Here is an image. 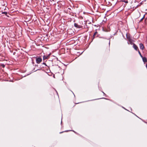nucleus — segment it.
<instances>
[{"instance_id":"nucleus-3","label":"nucleus","mask_w":147,"mask_h":147,"mask_svg":"<svg viewBox=\"0 0 147 147\" xmlns=\"http://www.w3.org/2000/svg\"><path fill=\"white\" fill-rule=\"evenodd\" d=\"M140 49L142 50H143L144 49V46L141 43L140 44Z\"/></svg>"},{"instance_id":"nucleus-19","label":"nucleus","mask_w":147,"mask_h":147,"mask_svg":"<svg viewBox=\"0 0 147 147\" xmlns=\"http://www.w3.org/2000/svg\"><path fill=\"white\" fill-rule=\"evenodd\" d=\"M15 53V52H14L13 53V55H14Z\"/></svg>"},{"instance_id":"nucleus-8","label":"nucleus","mask_w":147,"mask_h":147,"mask_svg":"<svg viewBox=\"0 0 147 147\" xmlns=\"http://www.w3.org/2000/svg\"><path fill=\"white\" fill-rule=\"evenodd\" d=\"M2 14H4L5 15H7V12L6 11H4L2 12Z\"/></svg>"},{"instance_id":"nucleus-5","label":"nucleus","mask_w":147,"mask_h":147,"mask_svg":"<svg viewBox=\"0 0 147 147\" xmlns=\"http://www.w3.org/2000/svg\"><path fill=\"white\" fill-rule=\"evenodd\" d=\"M128 43L131 45H133V44H134L132 42L131 39L130 38L129 39V42H128Z\"/></svg>"},{"instance_id":"nucleus-16","label":"nucleus","mask_w":147,"mask_h":147,"mask_svg":"<svg viewBox=\"0 0 147 147\" xmlns=\"http://www.w3.org/2000/svg\"><path fill=\"white\" fill-rule=\"evenodd\" d=\"M38 69H36V70L34 71H36L38 70Z\"/></svg>"},{"instance_id":"nucleus-18","label":"nucleus","mask_w":147,"mask_h":147,"mask_svg":"<svg viewBox=\"0 0 147 147\" xmlns=\"http://www.w3.org/2000/svg\"><path fill=\"white\" fill-rule=\"evenodd\" d=\"M104 98V99H107L106 98Z\"/></svg>"},{"instance_id":"nucleus-20","label":"nucleus","mask_w":147,"mask_h":147,"mask_svg":"<svg viewBox=\"0 0 147 147\" xmlns=\"http://www.w3.org/2000/svg\"><path fill=\"white\" fill-rule=\"evenodd\" d=\"M63 132H60V134H61V133H63Z\"/></svg>"},{"instance_id":"nucleus-9","label":"nucleus","mask_w":147,"mask_h":147,"mask_svg":"<svg viewBox=\"0 0 147 147\" xmlns=\"http://www.w3.org/2000/svg\"><path fill=\"white\" fill-rule=\"evenodd\" d=\"M138 53H139V55H140V57H143V56H142V55H141V53H140V52L139 51H138Z\"/></svg>"},{"instance_id":"nucleus-11","label":"nucleus","mask_w":147,"mask_h":147,"mask_svg":"<svg viewBox=\"0 0 147 147\" xmlns=\"http://www.w3.org/2000/svg\"><path fill=\"white\" fill-rule=\"evenodd\" d=\"M74 131V133H76V132H75L74 131V130H66V131H65V132H68V131Z\"/></svg>"},{"instance_id":"nucleus-17","label":"nucleus","mask_w":147,"mask_h":147,"mask_svg":"<svg viewBox=\"0 0 147 147\" xmlns=\"http://www.w3.org/2000/svg\"><path fill=\"white\" fill-rule=\"evenodd\" d=\"M146 67L147 68V64H146Z\"/></svg>"},{"instance_id":"nucleus-12","label":"nucleus","mask_w":147,"mask_h":147,"mask_svg":"<svg viewBox=\"0 0 147 147\" xmlns=\"http://www.w3.org/2000/svg\"><path fill=\"white\" fill-rule=\"evenodd\" d=\"M42 64H43L44 65H45V66H47V64H46V63H42Z\"/></svg>"},{"instance_id":"nucleus-1","label":"nucleus","mask_w":147,"mask_h":147,"mask_svg":"<svg viewBox=\"0 0 147 147\" xmlns=\"http://www.w3.org/2000/svg\"><path fill=\"white\" fill-rule=\"evenodd\" d=\"M42 61V59L40 57L36 58V61L37 63H39Z\"/></svg>"},{"instance_id":"nucleus-14","label":"nucleus","mask_w":147,"mask_h":147,"mask_svg":"<svg viewBox=\"0 0 147 147\" xmlns=\"http://www.w3.org/2000/svg\"><path fill=\"white\" fill-rule=\"evenodd\" d=\"M144 16L141 19L140 21H141L143 20V19L144 18Z\"/></svg>"},{"instance_id":"nucleus-22","label":"nucleus","mask_w":147,"mask_h":147,"mask_svg":"<svg viewBox=\"0 0 147 147\" xmlns=\"http://www.w3.org/2000/svg\"><path fill=\"white\" fill-rule=\"evenodd\" d=\"M38 65H36V66H38Z\"/></svg>"},{"instance_id":"nucleus-15","label":"nucleus","mask_w":147,"mask_h":147,"mask_svg":"<svg viewBox=\"0 0 147 147\" xmlns=\"http://www.w3.org/2000/svg\"><path fill=\"white\" fill-rule=\"evenodd\" d=\"M102 93H103V94L105 95V94L103 92H102Z\"/></svg>"},{"instance_id":"nucleus-7","label":"nucleus","mask_w":147,"mask_h":147,"mask_svg":"<svg viewBox=\"0 0 147 147\" xmlns=\"http://www.w3.org/2000/svg\"><path fill=\"white\" fill-rule=\"evenodd\" d=\"M49 57V55L47 56H45V55H44L43 56V60H45V59H48Z\"/></svg>"},{"instance_id":"nucleus-6","label":"nucleus","mask_w":147,"mask_h":147,"mask_svg":"<svg viewBox=\"0 0 147 147\" xmlns=\"http://www.w3.org/2000/svg\"><path fill=\"white\" fill-rule=\"evenodd\" d=\"M142 58L143 61L144 63L146 62H147V60L145 57H142Z\"/></svg>"},{"instance_id":"nucleus-10","label":"nucleus","mask_w":147,"mask_h":147,"mask_svg":"<svg viewBox=\"0 0 147 147\" xmlns=\"http://www.w3.org/2000/svg\"><path fill=\"white\" fill-rule=\"evenodd\" d=\"M122 1L123 2H124L125 3H128V1L127 0L126 1H125V0H123Z\"/></svg>"},{"instance_id":"nucleus-21","label":"nucleus","mask_w":147,"mask_h":147,"mask_svg":"<svg viewBox=\"0 0 147 147\" xmlns=\"http://www.w3.org/2000/svg\"><path fill=\"white\" fill-rule=\"evenodd\" d=\"M110 41H109V45H110Z\"/></svg>"},{"instance_id":"nucleus-23","label":"nucleus","mask_w":147,"mask_h":147,"mask_svg":"<svg viewBox=\"0 0 147 147\" xmlns=\"http://www.w3.org/2000/svg\"><path fill=\"white\" fill-rule=\"evenodd\" d=\"M62 122V121H61V123Z\"/></svg>"},{"instance_id":"nucleus-4","label":"nucleus","mask_w":147,"mask_h":147,"mask_svg":"<svg viewBox=\"0 0 147 147\" xmlns=\"http://www.w3.org/2000/svg\"><path fill=\"white\" fill-rule=\"evenodd\" d=\"M133 47L136 51H137L138 49V47L135 44H133Z\"/></svg>"},{"instance_id":"nucleus-13","label":"nucleus","mask_w":147,"mask_h":147,"mask_svg":"<svg viewBox=\"0 0 147 147\" xmlns=\"http://www.w3.org/2000/svg\"><path fill=\"white\" fill-rule=\"evenodd\" d=\"M96 33H97L96 32H94V34L93 36V37H94L95 36V35L96 34Z\"/></svg>"},{"instance_id":"nucleus-2","label":"nucleus","mask_w":147,"mask_h":147,"mask_svg":"<svg viewBox=\"0 0 147 147\" xmlns=\"http://www.w3.org/2000/svg\"><path fill=\"white\" fill-rule=\"evenodd\" d=\"M74 27L78 28H81V26L78 25L76 23H74Z\"/></svg>"}]
</instances>
